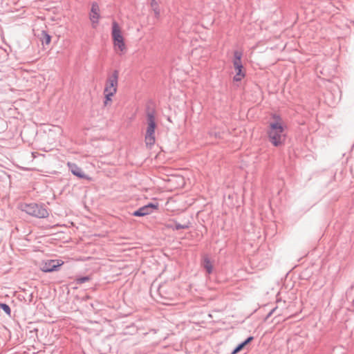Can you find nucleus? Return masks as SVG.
<instances>
[{"label": "nucleus", "mask_w": 354, "mask_h": 354, "mask_svg": "<svg viewBox=\"0 0 354 354\" xmlns=\"http://www.w3.org/2000/svg\"><path fill=\"white\" fill-rule=\"evenodd\" d=\"M32 297H29L30 302V301H31V300H32Z\"/></svg>", "instance_id": "21"}, {"label": "nucleus", "mask_w": 354, "mask_h": 354, "mask_svg": "<svg viewBox=\"0 0 354 354\" xmlns=\"http://www.w3.org/2000/svg\"><path fill=\"white\" fill-rule=\"evenodd\" d=\"M118 76L119 71L118 70H114L111 74L108 75L104 89V92L112 91L117 93Z\"/></svg>", "instance_id": "6"}, {"label": "nucleus", "mask_w": 354, "mask_h": 354, "mask_svg": "<svg viewBox=\"0 0 354 354\" xmlns=\"http://www.w3.org/2000/svg\"><path fill=\"white\" fill-rule=\"evenodd\" d=\"M116 93L112 92V91H108L104 92V106H106L109 105L112 102V97Z\"/></svg>", "instance_id": "16"}, {"label": "nucleus", "mask_w": 354, "mask_h": 354, "mask_svg": "<svg viewBox=\"0 0 354 354\" xmlns=\"http://www.w3.org/2000/svg\"><path fill=\"white\" fill-rule=\"evenodd\" d=\"M203 267L206 270L208 274H210L213 271V266L210 259L207 257H205L202 262Z\"/></svg>", "instance_id": "12"}, {"label": "nucleus", "mask_w": 354, "mask_h": 354, "mask_svg": "<svg viewBox=\"0 0 354 354\" xmlns=\"http://www.w3.org/2000/svg\"><path fill=\"white\" fill-rule=\"evenodd\" d=\"M150 6L154 12L155 17L158 18L160 15L158 3L156 1V0H150Z\"/></svg>", "instance_id": "14"}, {"label": "nucleus", "mask_w": 354, "mask_h": 354, "mask_svg": "<svg viewBox=\"0 0 354 354\" xmlns=\"http://www.w3.org/2000/svg\"><path fill=\"white\" fill-rule=\"evenodd\" d=\"M189 222H187L184 224H180L178 222L174 221V225H170L169 227L171 228L173 230H179L182 229H188L189 227Z\"/></svg>", "instance_id": "15"}, {"label": "nucleus", "mask_w": 354, "mask_h": 354, "mask_svg": "<svg viewBox=\"0 0 354 354\" xmlns=\"http://www.w3.org/2000/svg\"><path fill=\"white\" fill-rule=\"evenodd\" d=\"M146 206L148 207V209L150 211V213H153L155 209H158V203H149L146 205Z\"/></svg>", "instance_id": "19"}, {"label": "nucleus", "mask_w": 354, "mask_h": 354, "mask_svg": "<svg viewBox=\"0 0 354 354\" xmlns=\"http://www.w3.org/2000/svg\"><path fill=\"white\" fill-rule=\"evenodd\" d=\"M64 263L63 261L59 259H50L45 261L41 268L44 272H51L58 270Z\"/></svg>", "instance_id": "7"}, {"label": "nucleus", "mask_w": 354, "mask_h": 354, "mask_svg": "<svg viewBox=\"0 0 354 354\" xmlns=\"http://www.w3.org/2000/svg\"><path fill=\"white\" fill-rule=\"evenodd\" d=\"M40 39L43 45H48L51 41V36L46 30H42Z\"/></svg>", "instance_id": "13"}, {"label": "nucleus", "mask_w": 354, "mask_h": 354, "mask_svg": "<svg viewBox=\"0 0 354 354\" xmlns=\"http://www.w3.org/2000/svg\"><path fill=\"white\" fill-rule=\"evenodd\" d=\"M91 277L89 276H82V277H77L75 281L77 284L80 285L85 282H87L91 280Z\"/></svg>", "instance_id": "17"}, {"label": "nucleus", "mask_w": 354, "mask_h": 354, "mask_svg": "<svg viewBox=\"0 0 354 354\" xmlns=\"http://www.w3.org/2000/svg\"><path fill=\"white\" fill-rule=\"evenodd\" d=\"M111 37L114 46H117L121 51H124L125 50L124 37L118 23L115 20L112 22Z\"/></svg>", "instance_id": "5"}, {"label": "nucleus", "mask_w": 354, "mask_h": 354, "mask_svg": "<svg viewBox=\"0 0 354 354\" xmlns=\"http://www.w3.org/2000/svg\"><path fill=\"white\" fill-rule=\"evenodd\" d=\"M254 339L253 336L248 337L243 342L239 344L231 352V354H237L240 352L246 345L250 344Z\"/></svg>", "instance_id": "10"}, {"label": "nucleus", "mask_w": 354, "mask_h": 354, "mask_svg": "<svg viewBox=\"0 0 354 354\" xmlns=\"http://www.w3.org/2000/svg\"><path fill=\"white\" fill-rule=\"evenodd\" d=\"M149 214H151L150 211L146 205L140 207L132 213V215L136 217H142Z\"/></svg>", "instance_id": "11"}, {"label": "nucleus", "mask_w": 354, "mask_h": 354, "mask_svg": "<svg viewBox=\"0 0 354 354\" xmlns=\"http://www.w3.org/2000/svg\"><path fill=\"white\" fill-rule=\"evenodd\" d=\"M274 122H271L268 130L269 141L274 146L279 147L284 144L286 135L284 134V127L281 122V118L279 115L273 114Z\"/></svg>", "instance_id": "1"}, {"label": "nucleus", "mask_w": 354, "mask_h": 354, "mask_svg": "<svg viewBox=\"0 0 354 354\" xmlns=\"http://www.w3.org/2000/svg\"><path fill=\"white\" fill-rule=\"evenodd\" d=\"M243 53L239 50L234 52L233 66L236 71V74L233 77L234 82H240L245 76V73L243 71V65L241 62Z\"/></svg>", "instance_id": "4"}, {"label": "nucleus", "mask_w": 354, "mask_h": 354, "mask_svg": "<svg viewBox=\"0 0 354 354\" xmlns=\"http://www.w3.org/2000/svg\"><path fill=\"white\" fill-rule=\"evenodd\" d=\"M21 209L28 215L38 218H47L49 215L46 205L44 203H24L21 205Z\"/></svg>", "instance_id": "2"}, {"label": "nucleus", "mask_w": 354, "mask_h": 354, "mask_svg": "<svg viewBox=\"0 0 354 354\" xmlns=\"http://www.w3.org/2000/svg\"><path fill=\"white\" fill-rule=\"evenodd\" d=\"M275 308L272 309L266 316V319H268L271 315L273 313V312L274 311Z\"/></svg>", "instance_id": "20"}, {"label": "nucleus", "mask_w": 354, "mask_h": 354, "mask_svg": "<svg viewBox=\"0 0 354 354\" xmlns=\"http://www.w3.org/2000/svg\"><path fill=\"white\" fill-rule=\"evenodd\" d=\"M100 17V8L97 2H93L91 4V14L89 16L92 24H97Z\"/></svg>", "instance_id": "9"}, {"label": "nucleus", "mask_w": 354, "mask_h": 354, "mask_svg": "<svg viewBox=\"0 0 354 354\" xmlns=\"http://www.w3.org/2000/svg\"><path fill=\"white\" fill-rule=\"evenodd\" d=\"M67 165L69 170L74 176L78 177L80 179H90V177L85 174L82 168H80L75 163L68 162Z\"/></svg>", "instance_id": "8"}, {"label": "nucleus", "mask_w": 354, "mask_h": 354, "mask_svg": "<svg viewBox=\"0 0 354 354\" xmlns=\"http://www.w3.org/2000/svg\"><path fill=\"white\" fill-rule=\"evenodd\" d=\"M0 309H1L7 315L11 316L10 307L6 303H0Z\"/></svg>", "instance_id": "18"}, {"label": "nucleus", "mask_w": 354, "mask_h": 354, "mask_svg": "<svg viewBox=\"0 0 354 354\" xmlns=\"http://www.w3.org/2000/svg\"><path fill=\"white\" fill-rule=\"evenodd\" d=\"M147 128L145 136V141L147 147H151L156 142L155 131L156 128V122L154 110H151L147 113Z\"/></svg>", "instance_id": "3"}]
</instances>
